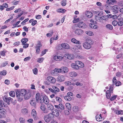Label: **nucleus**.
Masks as SVG:
<instances>
[{"label": "nucleus", "mask_w": 123, "mask_h": 123, "mask_svg": "<svg viewBox=\"0 0 123 123\" xmlns=\"http://www.w3.org/2000/svg\"><path fill=\"white\" fill-rule=\"evenodd\" d=\"M26 91L24 89L21 90H18L16 92V95L18 99V100L21 101L23 99L24 95L26 93Z\"/></svg>", "instance_id": "f257e3e1"}, {"label": "nucleus", "mask_w": 123, "mask_h": 123, "mask_svg": "<svg viewBox=\"0 0 123 123\" xmlns=\"http://www.w3.org/2000/svg\"><path fill=\"white\" fill-rule=\"evenodd\" d=\"M114 84H112L111 85H110V88L109 90H107L106 92V96L108 99H109L111 95V93H112L113 91V87Z\"/></svg>", "instance_id": "f03ea898"}, {"label": "nucleus", "mask_w": 123, "mask_h": 123, "mask_svg": "<svg viewBox=\"0 0 123 123\" xmlns=\"http://www.w3.org/2000/svg\"><path fill=\"white\" fill-rule=\"evenodd\" d=\"M54 117V116L52 114V113H50L48 115L45 116L44 119L46 122L48 123Z\"/></svg>", "instance_id": "7ed1b4c3"}, {"label": "nucleus", "mask_w": 123, "mask_h": 123, "mask_svg": "<svg viewBox=\"0 0 123 123\" xmlns=\"http://www.w3.org/2000/svg\"><path fill=\"white\" fill-rule=\"evenodd\" d=\"M77 26L78 27L80 28L83 29L86 28L87 27V25L85 24L83 22H80L78 24L77 26H74L72 28L73 29H75Z\"/></svg>", "instance_id": "20e7f679"}, {"label": "nucleus", "mask_w": 123, "mask_h": 123, "mask_svg": "<svg viewBox=\"0 0 123 123\" xmlns=\"http://www.w3.org/2000/svg\"><path fill=\"white\" fill-rule=\"evenodd\" d=\"M92 43L89 41L88 42H86L83 44V47L86 49H90L91 47Z\"/></svg>", "instance_id": "39448f33"}, {"label": "nucleus", "mask_w": 123, "mask_h": 123, "mask_svg": "<svg viewBox=\"0 0 123 123\" xmlns=\"http://www.w3.org/2000/svg\"><path fill=\"white\" fill-rule=\"evenodd\" d=\"M59 73H61L60 68H56L51 71V74L54 76H56L58 75Z\"/></svg>", "instance_id": "423d86ee"}, {"label": "nucleus", "mask_w": 123, "mask_h": 123, "mask_svg": "<svg viewBox=\"0 0 123 123\" xmlns=\"http://www.w3.org/2000/svg\"><path fill=\"white\" fill-rule=\"evenodd\" d=\"M95 19L97 20H98L99 21H101L103 20H106V17L105 16L100 17L99 14H98V15L95 16Z\"/></svg>", "instance_id": "0eeeda50"}, {"label": "nucleus", "mask_w": 123, "mask_h": 123, "mask_svg": "<svg viewBox=\"0 0 123 123\" xmlns=\"http://www.w3.org/2000/svg\"><path fill=\"white\" fill-rule=\"evenodd\" d=\"M47 80L49 82L52 83H55L56 82V80L55 78L52 76H48Z\"/></svg>", "instance_id": "6e6552de"}, {"label": "nucleus", "mask_w": 123, "mask_h": 123, "mask_svg": "<svg viewBox=\"0 0 123 123\" xmlns=\"http://www.w3.org/2000/svg\"><path fill=\"white\" fill-rule=\"evenodd\" d=\"M64 57L70 60L73 59L74 58V56L73 55L70 54H66L64 55Z\"/></svg>", "instance_id": "1a4fd4ad"}, {"label": "nucleus", "mask_w": 123, "mask_h": 123, "mask_svg": "<svg viewBox=\"0 0 123 123\" xmlns=\"http://www.w3.org/2000/svg\"><path fill=\"white\" fill-rule=\"evenodd\" d=\"M54 106L55 108L57 109H60L62 110H64V106L61 103H60L58 105H55Z\"/></svg>", "instance_id": "9d476101"}, {"label": "nucleus", "mask_w": 123, "mask_h": 123, "mask_svg": "<svg viewBox=\"0 0 123 123\" xmlns=\"http://www.w3.org/2000/svg\"><path fill=\"white\" fill-rule=\"evenodd\" d=\"M61 73H65L67 72L68 71V69L67 67H66L63 66L60 68Z\"/></svg>", "instance_id": "9b49d317"}, {"label": "nucleus", "mask_w": 123, "mask_h": 123, "mask_svg": "<svg viewBox=\"0 0 123 123\" xmlns=\"http://www.w3.org/2000/svg\"><path fill=\"white\" fill-rule=\"evenodd\" d=\"M74 32L75 34L76 35H81L84 33V32L81 29H78L75 31Z\"/></svg>", "instance_id": "f8f14e48"}, {"label": "nucleus", "mask_w": 123, "mask_h": 123, "mask_svg": "<svg viewBox=\"0 0 123 123\" xmlns=\"http://www.w3.org/2000/svg\"><path fill=\"white\" fill-rule=\"evenodd\" d=\"M65 80V76L62 75H60L58 76L57 80L58 81L62 82L64 81Z\"/></svg>", "instance_id": "ddd939ff"}, {"label": "nucleus", "mask_w": 123, "mask_h": 123, "mask_svg": "<svg viewBox=\"0 0 123 123\" xmlns=\"http://www.w3.org/2000/svg\"><path fill=\"white\" fill-rule=\"evenodd\" d=\"M3 100L6 102L8 105H10V102L12 101V99L10 97H4L3 98Z\"/></svg>", "instance_id": "4468645a"}, {"label": "nucleus", "mask_w": 123, "mask_h": 123, "mask_svg": "<svg viewBox=\"0 0 123 123\" xmlns=\"http://www.w3.org/2000/svg\"><path fill=\"white\" fill-rule=\"evenodd\" d=\"M112 8L113 12L116 13H117L119 9V7L117 6L116 5L113 6Z\"/></svg>", "instance_id": "2eb2a0df"}, {"label": "nucleus", "mask_w": 123, "mask_h": 123, "mask_svg": "<svg viewBox=\"0 0 123 123\" xmlns=\"http://www.w3.org/2000/svg\"><path fill=\"white\" fill-rule=\"evenodd\" d=\"M53 58L56 61H60L63 59V57L62 56L55 55L54 56Z\"/></svg>", "instance_id": "dca6fc26"}, {"label": "nucleus", "mask_w": 123, "mask_h": 123, "mask_svg": "<svg viewBox=\"0 0 123 123\" xmlns=\"http://www.w3.org/2000/svg\"><path fill=\"white\" fill-rule=\"evenodd\" d=\"M117 1L116 0H108L106 1V3L108 5H113L114 3H116Z\"/></svg>", "instance_id": "f3484780"}, {"label": "nucleus", "mask_w": 123, "mask_h": 123, "mask_svg": "<svg viewBox=\"0 0 123 123\" xmlns=\"http://www.w3.org/2000/svg\"><path fill=\"white\" fill-rule=\"evenodd\" d=\"M61 45L62 48L64 49H68L70 48L69 45L66 43H62Z\"/></svg>", "instance_id": "a211bd4d"}, {"label": "nucleus", "mask_w": 123, "mask_h": 123, "mask_svg": "<svg viewBox=\"0 0 123 123\" xmlns=\"http://www.w3.org/2000/svg\"><path fill=\"white\" fill-rule=\"evenodd\" d=\"M52 87L53 89L54 93L56 94L57 93V92L60 91V89L56 86H53Z\"/></svg>", "instance_id": "6ab92c4d"}, {"label": "nucleus", "mask_w": 123, "mask_h": 123, "mask_svg": "<svg viewBox=\"0 0 123 123\" xmlns=\"http://www.w3.org/2000/svg\"><path fill=\"white\" fill-rule=\"evenodd\" d=\"M43 102L46 105L48 104L49 102V99L46 96L43 97Z\"/></svg>", "instance_id": "aec40b11"}, {"label": "nucleus", "mask_w": 123, "mask_h": 123, "mask_svg": "<svg viewBox=\"0 0 123 123\" xmlns=\"http://www.w3.org/2000/svg\"><path fill=\"white\" fill-rule=\"evenodd\" d=\"M69 75L70 76L72 77H75L77 75V73L74 71L70 72L69 74Z\"/></svg>", "instance_id": "412c9836"}, {"label": "nucleus", "mask_w": 123, "mask_h": 123, "mask_svg": "<svg viewBox=\"0 0 123 123\" xmlns=\"http://www.w3.org/2000/svg\"><path fill=\"white\" fill-rule=\"evenodd\" d=\"M32 115L34 119H37V113L36 111L33 109L31 112Z\"/></svg>", "instance_id": "4be33fe9"}, {"label": "nucleus", "mask_w": 123, "mask_h": 123, "mask_svg": "<svg viewBox=\"0 0 123 123\" xmlns=\"http://www.w3.org/2000/svg\"><path fill=\"white\" fill-rule=\"evenodd\" d=\"M71 66L72 68L78 70L79 68V66L76 63L72 64H71Z\"/></svg>", "instance_id": "5701e85b"}, {"label": "nucleus", "mask_w": 123, "mask_h": 123, "mask_svg": "<svg viewBox=\"0 0 123 123\" xmlns=\"http://www.w3.org/2000/svg\"><path fill=\"white\" fill-rule=\"evenodd\" d=\"M75 62L76 64L79 65V68L80 67L83 68L84 67V64L82 62L80 61H76Z\"/></svg>", "instance_id": "b1692460"}, {"label": "nucleus", "mask_w": 123, "mask_h": 123, "mask_svg": "<svg viewBox=\"0 0 123 123\" xmlns=\"http://www.w3.org/2000/svg\"><path fill=\"white\" fill-rule=\"evenodd\" d=\"M86 16L88 18H91L92 16V13L90 11H87L85 12Z\"/></svg>", "instance_id": "393cba45"}, {"label": "nucleus", "mask_w": 123, "mask_h": 123, "mask_svg": "<svg viewBox=\"0 0 123 123\" xmlns=\"http://www.w3.org/2000/svg\"><path fill=\"white\" fill-rule=\"evenodd\" d=\"M24 98L25 99H29L31 96V95L30 93L29 92H27L26 93H26L24 95Z\"/></svg>", "instance_id": "a878e982"}, {"label": "nucleus", "mask_w": 123, "mask_h": 123, "mask_svg": "<svg viewBox=\"0 0 123 123\" xmlns=\"http://www.w3.org/2000/svg\"><path fill=\"white\" fill-rule=\"evenodd\" d=\"M40 97V94L39 93H37L36 95V101L38 103L39 101V98H40V100H41V96Z\"/></svg>", "instance_id": "bb28decb"}, {"label": "nucleus", "mask_w": 123, "mask_h": 123, "mask_svg": "<svg viewBox=\"0 0 123 123\" xmlns=\"http://www.w3.org/2000/svg\"><path fill=\"white\" fill-rule=\"evenodd\" d=\"M96 120L98 121L99 122L103 120V118H102L101 114L96 115Z\"/></svg>", "instance_id": "cd10ccee"}, {"label": "nucleus", "mask_w": 123, "mask_h": 123, "mask_svg": "<svg viewBox=\"0 0 123 123\" xmlns=\"http://www.w3.org/2000/svg\"><path fill=\"white\" fill-rule=\"evenodd\" d=\"M53 113L52 114L53 115H54L56 117L58 116L59 115L58 111L56 109L53 111Z\"/></svg>", "instance_id": "c85d7f7f"}, {"label": "nucleus", "mask_w": 123, "mask_h": 123, "mask_svg": "<svg viewBox=\"0 0 123 123\" xmlns=\"http://www.w3.org/2000/svg\"><path fill=\"white\" fill-rule=\"evenodd\" d=\"M47 108L48 110L52 111L54 109V106L52 104H49L48 105Z\"/></svg>", "instance_id": "c756f323"}, {"label": "nucleus", "mask_w": 123, "mask_h": 123, "mask_svg": "<svg viewBox=\"0 0 123 123\" xmlns=\"http://www.w3.org/2000/svg\"><path fill=\"white\" fill-rule=\"evenodd\" d=\"M89 26L90 27L92 28L95 29H97L98 27V26L95 25V24L92 23H90L89 24Z\"/></svg>", "instance_id": "7c9ffc66"}, {"label": "nucleus", "mask_w": 123, "mask_h": 123, "mask_svg": "<svg viewBox=\"0 0 123 123\" xmlns=\"http://www.w3.org/2000/svg\"><path fill=\"white\" fill-rule=\"evenodd\" d=\"M28 41V38H25L22 39L21 40V42L22 43V45H24Z\"/></svg>", "instance_id": "2f4dec72"}, {"label": "nucleus", "mask_w": 123, "mask_h": 123, "mask_svg": "<svg viewBox=\"0 0 123 123\" xmlns=\"http://www.w3.org/2000/svg\"><path fill=\"white\" fill-rule=\"evenodd\" d=\"M117 19L118 20L123 21V14L121 13L118 16Z\"/></svg>", "instance_id": "473e14b6"}, {"label": "nucleus", "mask_w": 123, "mask_h": 123, "mask_svg": "<svg viewBox=\"0 0 123 123\" xmlns=\"http://www.w3.org/2000/svg\"><path fill=\"white\" fill-rule=\"evenodd\" d=\"M71 41L72 42L78 44H80V42L79 41L76 40L75 38H73L71 40Z\"/></svg>", "instance_id": "72a5a7b5"}, {"label": "nucleus", "mask_w": 123, "mask_h": 123, "mask_svg": "<svg viewBox=\"0 0 123 123\" xmlns=\"http://www.w3.org/2000/svg\"><path fill=\"white\" fill-rule=\"evenodd\" d=\"M86 34L89 36H92L93 35V32L90 31H86Z\"/></svg>", "instance_id": "f704fd0d"}, {"label": "nucleus", "mask_w": 123, "mask_h": 123, "mask_svg": "<svg viewBox=\"0 0 123 123\" xmlns=\"http://www.w3.org/2000/svg\"><path fill=\"white\" fill-rule=\"evenodd\" d=\"M65 99L68 101H71L72 99L71 97L69 96H66L64 97Z\"/></svg>", "instance_id": "c9c22d12"}, {"label": "nucleus", "mask_w": 123, "mask_h": 123, "mask_svg": "<svg viewBox=\"0 0 123 123\" xmlns=\"http://www.w3.org/2000/svg\"><path fill=\"white\" fill-rule=\"evenodd\" d=\"M65 105L67 109L70 110L71 109V105L69 103H67Z\"/></svg>", "instance_id": "e433bc0d"}, {"label": "nucleus", "mask_w": 123, "mask_h": 123, "mask_svg": "<svg viewBox=\"0 0 123 123\" xmlns=\"http://www.w3.org/2000/svg\"><path fill=\"white\" fill-rule=\"evenodd\" d=\"M30 104L32 106L34 107L36 105V103L34 100H31L30 102Z\"/></svg>", "instance_id": "4c0bfd02"}, {"label": "nucleus", "mask_w": 123, "mask_h": 123, "mask_svg": "<svg viewBox=\"0 0 123 123\" xmlns=\"http://www.w3.org/2000/svg\"><path fill=\"white\" fill-rule=\"evenodd\" d=\"M66 11L65 9L59 8L57 10V12H58L64 13Z\"/></svg>", "instance_id": "58836bf2"}, {"label": "nucleus", "mask_w": 123, "mask_h": 123, "mask_svg": "<svg viewBox=\"0 0 123 123\" xmlns=\"http://www.w3.org/2000/svg\"><path fill=\"white\" fill-rule=\"evenodd\" d=\"M55 99L56 101H57L59 103H61L62 102V99L59 97L57 96L56 97Z\"/></svg>", "instance_id": "ea45409f"}, {"label": "nucleus", "mask_w": 123, "mask_h": 123, "mask_svg": "<svg viewBox=\"0 0 123 123\" xmlns=\"http://www.w3.org/2000/svg\"><path fill=\"white\" fill-rule=\"evenodd\" d=\"M106 26L107 28L110 30H112L113 29V26L110 24H107L106 25Z\"/></svg>", "instance_id": "a19ab883"}, {"label": "nucleus", "mask_w": 123, "mask_h": 123, "mask_svg": "<svg viewBox=\"0 0 123 123\" xmlns=\"http://www.w3.org/2000/svg\"><path fill=\"white\" fill-rule=\"evenodd\" d=\"M53 33V30H51L50 31V33H47L46 34V36L47 37H51L52 36Z\"/></svg>", "instance_id": "79ce46f5"}, {"label": "nucleus", "mask_w": 123, "mask_h": 123, "mask_svg": "<svg viewBox=\"0 0 123 123\" xmlns=\"http://www.w3.org/2000/svg\"><path fill=\"white\" fill-rule=\"evenodd\" d=\"M7 73L6 71L5 70H3L2 71L0 72V74L1 75H5Z\"/></svg>", "instance_id": "37998d69"}, {"label": "nucleus", "mask_w": 123, "mask_h": 123, "mask_svg": "<svg viewBox=\"0 0 123 123\" xmlns=\"http://www.w3.org/2000/svg\"><path fill=\"white\" fill-rule=\"evenodd\" d=\"M6 52V50H3L0 52V55L2 56H5V53Z\"/></svg>", "instance_id": "c03bdc74"}, {"label": "nucleus", "mask_w": 123, "mask_h": 123, "mask_svg": "<svg viewBox=\"0 0 123 123\" xmlns=\"http://www.w3.org/2000/svg\"><path fill=\"white\" fill-rule=\"evenodd\" d=\"M10 96L13 97L15 96V92L14 91H10L9 93Z\"/></svg>", "instance_id": "a18cd8bd"}, {"label": "nucleus", "mask_w": 123, "mask_h": 123, "mask_svg": "<svg viewBox=\"0 0 123 123\" xmlns=\"http://www.w3.org/2000/svg\"><path fill=\"white\" fill-rule=\"evenodd\" d=\"M66 0H63L61 3V5L63 6H65L66 4Z\"/></svg>", "instance_id": "49530a36"}, {"label": "nucleus", "mask_w": 123, "mask_h": 123, "mask_svg": "<svg viewBox=\"0 0 123 123\" xmlns=\"http://www.w3.org/2000/svg\"><path fill=\"white\" fill-rule=\"evenodd\" d=\"M117 97V95H113L111 98L110 100L111 101H113Z\"/></svg>", "instance_id": "de8ad7c7"}, {"label": "nucleus", "mask_w": 123, "mask_h": 123, "mask_svg": "<svg viewBox=\"0 0 123 123\" xmlns=\"http://www.w3.org/2000/svg\"><path fill=\"white\" fill-rule=\"evenodd\" d=\"M116 114L118 115L121 114L123 113V111L122 110L117 111H116Z\"/></svg>", "instance_id": "09e8293b"}, {"label": "nucleus", "mask_w": 123, "mask_h": 123, "mask_svg": "<svg viewBox=\"0 0 123 123\" xmlns=\"http://www.w3.org/2000/svg\"><path fill=\"white\" fill-rule=\"evenodd\" d=\"M73 111L75 112H77L78 110V107L76 106H74L73 107Z\"/></svg>", "instance_id": "8fccbe9b"}, {"label": "nucleus", "mask_w": 123, "mask_h": 123, "mask_svg": "<svg viewBox=\"0 0 123 123\" xmlns=\"http://www.w3.org/2000/svg\"><path fill=\"white\" fill-rule=\"evenodd\" d=\"M41 109L43 111H44L46 109L45 106L43 105L42 104L40 106Z\"/></svg>", "instance_id": "3c124183"}, {"label": "nucleus", "mask_w": 123, "mask_h": 123, "mask_svg": "<svg viewBox=\"0 0 123 123\" xmlns=\"http://www.w3.org/2000/svg\"><path fill=\"white\" fill-rule=\"evenodd\" d=\"M24 114H25L28 112V110L26 109H23L21 111Z\"/></svg>", "instance_id": "603ef678"}, {"label": "nucleus", "mask_w": 123, "mask_h": 123, "mask_svg": "<svg viewBox=\"0 0 123 123\" xmlns=\"http://www.w3.org/2000/svg\"><path fill=\"white\" fill-rule=\"evenodd\" d=\"M20 42L19 41L17 42L14 43L13 45L15 46H18L20 45Z\"/></svg>", "instance_id": "864d4df0"}, {"label": "nucleus", "mask_w": 123, "mask_h": 123, "mask_svg": "<svg viewBox=\"0 0 123 123\" xmlns=\"http://www.w3.org/2000/svg\"><path fill=\"white\" fill-rule=\"evenodd\" d=\"M33 73L35 74H36L37 73L38 70L37 68H36L33 70Z\"/></svg>", "instance_id": "5fc2aeb1"}, {"label": "nucleus", "mask_w": 123, "mask_h": 123, "mask_svg": "<svg viewBox=\"0 0 123 123\" xmlns=\"http://www.w3.org/2000/svg\"><path fill=\"white\" fill-rule=\"evenodd\" d=\"M42 45L41 42L40 41H39L37 43L36 48H40V47Z\"/></svg>", "instance_id": "6e6d98bb"}, {"label": "nucleus", "mask_w": 123, "mask_h": 123, "mask_svg": "<svg viewBox=\"0 0 123 123\" xmlns=\"http://www.w3.org/2000/svg\"><path fill=\"white\" fill-rule=\"evenodd\" d=\"M112 24L114 26H115L117 25L118 22L114 20L112 22Z\"/></svg>", "instance_id": "4d7b16f0"}, {"label": "nucleus", "mask_w": 123, "mask_h": 123, "mask_svg": "<svg viewBox=\"0 0 123 123\" xmlns=\"http://www.w3.org/2000/svg\"><path fill=\"white\" fill-rule=\"evenodd\" d=\"M8 64L7 62L6 61L3 62L1 65V67H4L5 66Z\"/></svg>", "instance_id": "13d9d810"}, {"label": "nucleus", "mask_w": 123, "mask_h": 123, "mask_svg": "<svg viewBox=\"0 0 123 123\" xmlns=\"http://www.w3.org/2000/svg\"><path fill=\"white\" fill-rule=\"evenodd\" d=\"M65 84L66 86H69L71 84V83L70 81H66L65 82Z\"/></svg>", "instance_id": "bf43d9fd"}, {"label": "nucleus", "mask_w": 123, "mask_h": 123, "mask_svg": "<svg viewBox=\"0 0 123 123\" xmlns=\"http://www.w3.org/2000/svg\"><path fill=\"white\" fill-rule=\"evenodd\" d=\"M19 121L21 123H23L25 122V119L22 117L20 118Z\"/></svg>", "instance_id": "052dcab7"}, {"label": "nucleus", "mask_w": 123, "mask_h": 123, "mask_svg": "<svg viewBox=\"0 0 123 123\" xmlns=\"http://www.w3.org/2000/svg\"><path fill=\"white\" fill-rule=\"evenodd\" d=\"M43 60V58H41L38 59L37 61V62L41 63L42 62Z\"/></svg>", "instance_id": "680f3d73"}, {"label": "nucleus", "mask_w": 123, "mask_h": 123, "mask_svg": "<svg viewBox=\"0 0 123 123\" xmlns=\"http://www.w3.org/2000/svg\"><path fill=\"white\" fill-rule=\"evenodd\" d=\"M81 43L80 42V44H78V45H77L76 47L77 48L79 49H82L81 46L80 45Z\"/></svg>", "instance_id": "e2e57ef3"}, {"label": "nucleus", "mask_w": 123, "mask_h": 123, "mask_svg": "<svg viewBox=\"0 0 123 123\" xmlns=\"http://www.w3.org/2000/svg\"><path fill=\"white\" fill-rule=\"evenodd\" d=\"M118 5L119 6L123 7V1H120L118 3Z\"/></svg>", "instance_id": "0e129e2a"}, {"label": "nucleus", "mask_w": 123, "mask_h": 123, "mask_svg": "<svg viewBox=\"0 0 123 123\" xmlns=\"http://www.w3.org/2000/svg\"><path fill=\"white\" fill-rule=\"evenodd\" d=\"M118 25L119 26H122L123 25V22L122 21H118Z\"/></svg>", "instance_id": "69168bd1"}, {"label": "nucleus", "mask_w": 123, "mask_h": 123, "mask_svg": "<svg viewBox=\"0 0 123 123\" xmlns=\"http://www.w3.org/2000/svg\"><path fill=\"white\" fill-rule=\"evenodd\" d=\"M56 49H57L61 50L62 49V47L61 45V46L60 45H59L56 47Z\"/></svg>", "instance_id": "338daca9"}, {"label": "nucleus", "mask_w": 123, "mask_h": 123, "mask_svg": "<svg viewBox=\"0 0 123 123\" xmlns=\"http://www.w3.org/2000/svg\"><path fill=\"white\" fill-rule=\"evenodd\" d=\"M31 58V57L30 56L27 57L24 59V61H27L28 60H30Z\"/></svg>", "instance_id": "774afa93"}]
</instances>
